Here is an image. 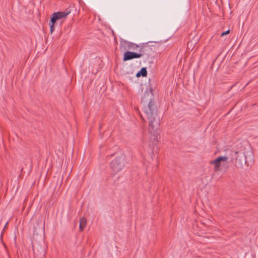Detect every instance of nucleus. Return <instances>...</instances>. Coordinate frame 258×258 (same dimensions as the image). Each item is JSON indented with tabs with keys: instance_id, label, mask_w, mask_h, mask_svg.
I'll return each mask as SVG.
<instances>
[{
	"instance_id": "6e6552de",
	"label": "nucleus",
	"mask_w": 258,
	"mask_h": 258,
	"mask_svg": "<svg viewBox=\"0 0 258 258\" xmlns=\"http://www.w3.org/2000/svg\"><path fill=\"white\" fill-rule=\"evenodd\" d=\"M87 224V220L85 218L82 217L80 219L79 228L81 231H82Z\"/></svg>"
},
{
	"instance_id": "f8f14e48",
	"label": "nucleus",
	"mask_w": 258,
	"mask_h": 258,
	"mask_svg": "<svg viewBox=\"0 0 258 258\" xmlns=\"http://www.w3.org/2000/svg\"><path fill=\"white\" fill-rule=\"evenodd\" d=\"M246 157L245 156V163H246Z\"/></svg>"
},
{
	"instance_id": "0eeeda50",
	"label": "nucleus",
	"mask_w": 258,
	"mask_h": 258,
	"mask_svg": "<svg viewBox=\"0 0 258 258\" xmlns=\"http://www.w3.org/2000/svg\"><path fill=\"white\" fill-rule=\"evenodd\" d=\"M238 153H239L238 151H231V153L230 154L231 156V159H230V162L231 163H233L234 164H235V165H236L237 163L242 165L241 162H240V161H238L237 154H238Z\"/></svg>"
},
{
	"instance_id": "7ed1b4c3",
	"label": "nucleus",
	"mask_w": 258,
	"mask_h": 258,
	"mask_svg": "<svg viewBox=\"0 0 258 258\" xmlns=\"http://www.w3.org/2000/svg\"><path fill=\"white\" fill-rule=\"evenodd\" d=\"M70 13V11L67 10L63 12H58L53 13L50 19V29L51 33H52L54 31V24L56 21L66 18Z\"/></svg>"
},
{
	"instance_id": "9b49d317",
	"label": "nucleus",
	"mask_w": 258,
	"mask_h": 258,
	"mask_svg": "<svg viewBox=\"0 0 258 258\" xmlns=\"http://www.w3.org/2000/svg\"><path fill=\"white\" fill-rule=\"evenodd\" d=\"M141 117H142L143 120H145V119H144V117L142 115H141Z\"/></svg>"
},
{
	"instance_id": "1a4fd4ad",
	"label": "nucleus",
	"mask_w": 258,
	"mask_h": 258,
	"mask_svg": "<svg viewBox=\"0 0 258 258\" xmlns=\"http://www.w3.org/2000/svg\"><path fill=\"white\" fill-rule=\"evenodd\" d=\"M147 75V71L146 68H142L140 71L137 73V76L138 77L139 76H143V77H146Z\"/></svg>"
},
{
	"instance_id": "f03ea898",
	"label": "nucleus",
	"mask_w": 258,
	"mask_h": 258,
	"mask_svg": "<svg viewBox=\"0 0 258 258\" xmlns=\"http://www.w3.org/2000/svg\"><path fill=\"white\" fill-rule=\"evenodd\" d=\"M126 163L125 156L123 154L117 156L110 163V167L115 173L120 171Z\"/></svg>"
},
{
	"instance_id": "20e7f679",
	"label": "nucleus",
	"mask_w": 258,
	"mask_h": 258,
	"mask_svg": "<svg viewBox=\"0 0 258 258\" xmlns=\"http://www.w3.org/2000/svg\"><path fill=\"white\" fill-rule=\"evenodd\" d=\"M228 159V157L226 156H219L216 159L211 161L210 164L214 165V170L215 171H218L220 170L221 162L227 161Z\"/></svg>"
},
{
	"instance_id": "39448f33",
	"label": "nucleus",
	"mask_w": 258,
	"mask_h": 258,
	"mask_svg": "<svg viewBox=\"0 0 258 258\" xmlns=\"http://www.w3.org/2000/svg\"><path fill=\"white\" fill-rule=\"evenodd\" d=\"M144 55V53H136L132 51H126L124 53L123 60L127 61L134 58H138Z\"/></svg>"
},
{
	"instance_id": "423d86ee",
	"label": "nucleus",
	"mask_w": 258,
	"mask_h": 258,
	"mask_svg": "<svg viewBox=\"0 0 258 258\" xmlns=\"http://www.w3.org/2000/svg\"><path fill=\"white\" fill-rule=\"evenodd\" d=\"M124 44L128 48L133 50H136L138 48H139V53L144 52V46L142 45H138L136 44L127 41H124Z\"/></svg>"
},
{
	"instance_id": "f257e3e1",
	"label": "nucleus",
	"mask_w": 258,
	"mask_h": 258,
	"mask_svg": "<svg viewBox=\"0 0 258 258\" xmlns=\"http://www.w3.org/2000/svg\"><path fill=\"white\" fill-rule=\"evenodd\" d=\"M142 104L143 105V110L145 116L149 122V131L153 134L154 139L157 138L156 131L160 125V119L157 113V108L152 99L150 92L146 91L142 98Z\"/></svg>"
},
{
	"instance_id": "9d476101",
	"label": "nucleus",
	"mask_w": 258,
	"mask_h": 258,
	"mask_svg": "<svg viewBox=\"0 0 258 258\" xmlns=\"http://www.w3.org/2000/svg\"><path fill=\"white\" fill-rule=\"evenodd\" d=\"M229 32H230V30H228L227 31L222 33L221 34V36H225V35L229 34Z\"/></svg>"
}]
</instances>
